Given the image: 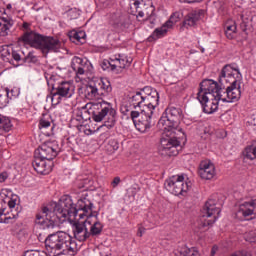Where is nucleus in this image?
Wrapping results in <instances>:
<instances>
[{
  "label": "nucleus",
  "mask_w": 256,
  "mask_h": 256,
  "mask_svg": "<svg viewBox=\"0 0 256 256\" xmlns=\"http://www.w3.org/2000/svg\"><path fill=\"white\" fill-rule=\"evenodd\" d=\"M121 183V178L119 176L115 177L111 183L112 187L115 189Z\"/></svg>",
  "instance_id": "nucleus-48"
},
{
  "label": "nucleus",
  "mask_w": 256,
  "mask_h": 256,
  "mask_svg": "<svg viewBox=\"0 0 256 256\" xmlns=\"http://www.w3.org/2000/svg\"><path fill=\"white\" fill-rule=\"evenodd\" d=\"M164 187L172 195H185L191 189V182H185L183 175H174L165 181Z\"/></svg>",
  "instance_id": "nucleus-10"
},
{
  "label": "nucleus",
  "mask_w": 256,
  "mask_h": 256,
  "mask_svg": "<svg viewBox=\"0 0 256 256\" xmlns=\"http://www.w3.org/2000/svg\"><path fill=\"white\" fill-rule=\"evenodd\" d=\"M9 105V98L7 96L0 95V109Z\"/></svg>",
  "instance_id": "nucleus-45"
},
{
  "label": "nucleus",
  "mask_w": 256,
  "mask_h": 256,
  "mask_svg": "<svg viewBox=\"0 0 256 256\" xmlns=\"http://www.w3.org/2000/svg\"><path fill=\"white\" fill-rule=\"evenodd\" d=\"M216 251H217V248L213 247L211 251L212 255H215Z\"/></svg>",
  "instance_id": "nucleus-56"
},
{
  "label": "nucleus",
  "mask_w": 256,
  "mask_h": 256,
  "mask_svg": "<svg viewBox=\"0 0 256 256\" xmlns=\"http://www.w3.org/2000/svg\"><path fill=\"white\" fill-rule=\"evenodd\" d=\"M103 83V79H96L95 81L90 82L89 84L96 89V91L101 95V85Z\"/></svg>",
  "instance_id": "nucleus-40"
},
{
  "label": "nucleus",
  "mask_w": 256,
  "mask_h": 256,
  "mask_svg": "<svg viewBox=\"0 0 256 256\" xmlns=\"http://www.w3.org/2000/svg\"><path fill=\"white\" fill-rule=\"evenodd\" d=\"M7 9H11V4H8V5H7Z\"/></svg>",
  "instance_id": "nucleus-57"
},
{
  "label": "nucleus",
  "mask_w": 256,
  "mask_h": 256,
  "mask_svg": "<svg viewBox=\"0 0 256 256\" xmlns=\"http://www.w3.org/2000/svg\"><path fill=\"white\" fill-rule=\"evenodd\" d=\"M177 256H201V254L196 247L189 248L187 246H182L178 249Z\"/></svg>",
  "instance_id": "nucleus-25"
},
{
  "label": "nucleus",
  "mask_w": 256,
  "mask_h": 256,
  "mask_svg": "<svg viewBox=\"0 0 256 256\" xmlns=\"http://www.w3.org/2000/svg\"><path fill=\"white\" fill-rule=\"evenodd\" d=\"M146 97H148L151 107L155 110L159 105V92L150 88V91L146 93Z\"/></svg>",
  "instance_id": "nucleus-26"
},
{
  "label": "nucleus",
  "mask_w": 256,
  "mask_h": 256,
  "mask_svg": "<svg viewBox=\"0 0 256 256\" xmlns=\"http://www.w3.org/2000/svg\"><path fill=\"white\" fill-rule=\"evenodd\" d=\"M32 167L40 175H48V173H51V165H47L45 159L37 156H34Z\"/></svg>",
  "instance_id": "nucleus-21"
},
{
  "label": "nucleus",
  "mask_w": 256,
  "mask_h": 256,
  "mask_svg": "<svg viewBox=\"0 0 256 256\" xmlns=\"http://www.w3.org/2000/svg\"><path fill=\"white\" fill-rule=\"evenodd\" d=\"M85 39V32L80 31V32H71L70 33V41L72 43H81V40Z\"/></svg>",
  "instance_id": "nucleus-34"
},
{
  "label": "nucleus",
  "mask_w": 256,
  "mask_h": 256,
  "mask_svg": "<svg viewBox=\"0 0 256 256\" xmlns=\"http://www.w3.org/2000/svg\"><path fill=\"white\" fill-rule=\"evenodd\" d=\"M27 63H37L39 59L33 52H29L28 55L25 57Z\"/></svg>",
  "instance_id": "nucleus-44"
},
{
  "label": "nucleus",
  "mask_w": 256,
  "mask_h": 256,
  "mask_svg": "<svg viewBox=\"0 0 256 256\" xmlns=\"http://www.w3.org/2000/svg\"><path fill=\"white\" fill-rule=\"evenodd\" d=\"M181 19V13L175 12L173 13L169 20L166 21L161 27L156 28L151 36L148 38L149 41H157V39H161V37H165L167 35L169 29H173L175 23H177Z\"/></svg>",
  "instance_id": "nucleus-14"
},
{
  "label": "nucleus",
  "mask_w": 256,
  "mask_h": 256,
  "mask_svg": "<svg viewBox=\"0 0 256 256\" xmlns=\"http://www.w3.org/2000/svg\"><path fill=\"white\" fill-rule=\"evenodd\" d=\"M114 24L119 27V25H121V18H119V20H116V21L114 22Z\"/></svg>",
  "instance_id": "nucleus-55"
},
{
  "label": "nucleus",
  "mask_w": 256,
  "mask_h": 256,
  "mask_svg": "<svg viewBox=\"0 0 256 256\" xmlns=\"http://www.w3.org/2000/svg\"><path fill=\"white\" fill-rule=\"evenodd\" d=\"M225 33L228 39H232L233 35L237 33V24L233 20H229L225 25Z\"/></svg>",
  "instance_id": "nucleus-28"
},
{
  "label": "nucleus",
  "mask_w": 256,
  "mask_h": 256,
  "mask_svg": "<svg viewBox=\"0 0 256 256\" xmlns=\"http://www.w3.org/2000/svg\"><path fill=\"white\" fill-rule=\"evenodd\" d=\"M196 1H198V2H199V1H203V0H196Z\"/></svg>",
  "instance_id": "nucleus-59"
},
{
  "label": "nucleus",
  "mask_w": 256,
  "mask_h": 256,
  "mask_svg": "<svg viewBox=\"0 0 256 256\" xmlns=\"http://www.w3.org/2000/svg\"><path fill=\"white\" fill-rule=\"evenodd\" d=\"M151 91V87H145L142 91L136 92L134 95L130 97V103L134 107V109H139V111H145L149 109L150 111H155L153 106L149 101V97L147 93Z\"/></svg>",
  "instance_id": "nucleus-12"
},
{
  "label": "nucleus",
  "mask_w": 256,
  "mask_h": 256,
  "mask_svg": "<svg viewBox=\"0 0 256 256\" xmlns=\"http://www.w3.org/2000/svg\"><path fill=\"white\" fill-rule=\"evenodd\" d=\"M76 204L70 196H63L59 202H52L47 205L41 206L36 214L35 223L37 225H45L47 229H54L57 227V222L63 223L69 219L77 218Z\"/></svg>",
  "instance_id": "nucleus-2"
},
{
  "label": "nucleus",
  "mask_w": 256,
  "mask_h": 256,
  "mask_svg": "<svg viewBox=\"0 0 256 256\" xmlns=\"http://www.w3.org/2000/svg\"><path fill=\"white\" fill-rule=\"evenodd\" d=\"M18 45H29L33 49L41 51L45 57L49 53H57L61 49L59 39L39 34L36 31H26L18 38Z\"/></svg>",
  "instance_id": "nucleus-5"
},
{
  "label": "nucleus",
  "mask_w": 256,
  "mask_h": 256,
  "mask_svg": "<svg viewBox=\"0 0 256 256\" xmlns=\"http://www.w3.org/2000/svg\"><path fill=\"white\" fill-rule=\"evenodd\" d=\"M51 100L54 105L61 103V98L69 99L73 97V85L69 82H61L58 86L52 84Z\"/></svg>",
  "instance_id": "nucleus-13"
},
{
  "label": "nucleus",
  "mask_w": 256,
  "mask_h": 256,
  "mask_svg": "<svg viewBox=\"0 0 256 256\" xmlns=\"http://www.w3.org/2000/svg\"><path fill=\"white\" fill-rule=\"evenodd\" d=\"M112 59L114 61L113 69H128L133 63V59L125 56V54H115Z\"/></svg>",
  "instance_id": "nucleus-22"
},
{
  "label": "nucleus",
  "mask_w": 256,
  "mask_h": 256,
  "mask_svg": "<svg viewBox=\"0 0 256 256\" xmlns=\"http://www.w3.org/2000/svg\"><path fill=\"white\" fill-rule=\"evenodd\" d=\"M74 119L79 121V123H83V107L74 110Z\"/></svg>",
  "instance_id": "nucleus-38"
},
{
  "label": "nucleus",
  "mask_w": 256,
  "mask_h": 256,
  "mask_svg": "<svg viewBox=\"0 0 256 256\" xmlns=\"http://www.w3.org/2000/svg\"><path fill=\"white\" fill-rule=\"evenodd\" d=\"M6 97L8 100L13 99V97H17V93H15L14 89L10 91L9 88H6Z\"/></svg>",
  "instance_id": "nucleus-46"
},
{
  "label": "nucleus",
  "mask_w": 256,
  "mask_h": 256,
  "mask_svg": "<svg viewBox=\"0 0 256 256\" xmlns=\"http://www.w3.org/2000/svg\"><path fill=\"white\" fill-rule=\"evenodd\" d=\"M24 256H48L47 253L37 251V250H28L24 253Z\"/></svg>",
  "instance_id": "nucleus-43"
},
{
  "label": "nucleus",
  "mask_w": 256,
  "mask_h": 256,
  "mask_svg": "<svg viewBox=\"0 0 256 256\" xmlns=\"http://www.w3.org/2000/svg\"><path fill=\"white\" fill-rule=\"evenodd\" d=\"M81 63H83V58L74 56L71 61V68L76 73V75H83V68H81Z\"/></svg>",
  "instance_id": "nucleus-27"
},
{
  "label": "nucleus",
  "mask_w": 256,
  "mask_h": 256,
  "mask_svg": "<svg viewBox=\"0 0 256 256\" xmlns=\"http://www.w3.org/2000/svg\"><path fill=\"white\" fill-rule=\"evenodd\" d=\"M199 19H201V14L193 10L184 17L183 27H195Z\"/></svg>",
  "instance_id": "nucleus-23"
},
{
  "label": "nucleus",
  "mask_w": 256,
  "mask_h": 256,
  "mask_svg": "<svg viewBox=\"0 0 256 256\" xmlns=\"http://www.w3.org/2000/svg\"><path fill=\"white\" fill-rule=\"evenodd\" d=\"M7 177H9V176L7 175V172H2V173L0 174V183H5V181H7Z\"/></svg>",
  "instance_id": "nucleus-51"
},
{
  "label": "nucleus",
  "mask_w": 256,
  "mask_h": 256,
  "mask_svg": "<svg viewBox=\"0 0 256 256\" xmlns=\"http://www.w3.org/2000/svg\"><path fill=\"white\" fill-rule=\"evenodd\" d=\"M54 256H71V254H69V251L62 249L61 252L55 253ZM75 256V255H72Z\"/></svg>",
  "instance_id": "nucleus-49"
},
{
  "label": "nucleus",
  "mask_w": 256,
  "mask_h": 256,
  "mask_svg": "<svg viewBox=\"0 0 256 256\" xmlns=\"http://www.w3.org/2000/svg\"><path fill=\"white\" fill-rule=\"evenodd\" d=\"M145 231H146L145 227L140 226L137 232L138 237H143V234L145 233Z\"/></svg>",
  "instance_id": "nucleus-53"
},
{
  "label": "nucleus",
  "mask_w": 256,
  "mask_h": 256,
  "mask_svg": "<svg viewBox=\"0 0 256 256\" xmlns=\"http://www.w3.org/2000/svg\"><path fill=\"white\" fill-rule=\"evenodd\" d=\"M130 117L140 133H147L155 124L153 122V111L148 108L145 110H133L130 113Z\"/></svg>",
  "instance_id": "nucleus-9"
},
{
  "label": "nucleus",
  "mask_w": 256,
  "mask_h": 256,
  "mask_svg": "<svg viewBox=\"0 0 256 256\" xmlns=\"http://www.w3.org/2000/svg\"><path fill=\"white\" fill-rule=\"evenodd\" d=\"M7 203L5 201H0V223H3V218L5 216V211H7Z\"/></svg>",
  "instance_id": "nucleus-42"
},
{
  "label": "nucleus",
  "mask_w": 256,
  "mask_h": 256,
  "mask_svg": "<svg viewBox=\"0 0 256 256\" xmlns=\"http://www.w3.org/2000/svg\"><path fill=\"white\" fill-rule=\"evenodd\" d=\"M3 19H9V16L5 12V10H0V22H3Z\"/></svg>",
  "instance_id": "nucleus-50"
},
{
  "label": "nucleus",
  "mask_w": 256,
  "mask_h": 256,
  "mask_svg": "<svg viewBox=\"0 0 256 256\" xmlns=\"http://www.w3.org/2000/svg\"><path fill=\"white\" fill-rule=\"evenodd\" d=\"M198 175L204 179V181H211V179L217 175L215 164H213L211 160L201 161L198 169Z\"/></svg>",
  "instance_id": "nucleus-17"
},
{
  "label": "nucleus",
  "mask_w": 256,
  "mask_h": 256,
  "mask_svg": "<svg viewBox=\"0 0 256 256\" xmlns=\"http://www.w3.org/2000/svg\"><path fill=\"white\" fill-rule=\"evenodd\" d=\"M75 209H77V216L74 219L81 221L86 217L85 221L90 237H97L103 233V223L97 218L99 213L97 211L93 212V202L91 200L87 197L80 198L76 203Z\"/></svg>",
  "instance_id": "nucleus-6"
},
{
  "label": "nucleus",
  "mask_w": 256,
  "mask_h": 256,
  "mask_svg": "<svg viewBox=\"0 0 256 256\" xmlns=\"http://www.w3.org/2000/svg\"><path fill=\"white\" fill-rule=\"evenodd\" d=\"M45 247L49 253H57V251H68V254L73 256L77 255L79 248L77 247V242L65 232H56L50 234L45 239Z\"/></svg>",
  "instance_id": "nucleus-8"
},
{
  "label": "nucleus",
  "mask_w": 256,
  "mask_h": 256,
  "mask_svg": "<svg viewBox=\"0 0 256 256\" xmlns=\"http://www.w3.org/2000/svg\"><path fill=\"white\" fill-rule=\"evenodd\" d=\"M89 109L92 111V119L95 123H101L105 119L103 127L113 129L117 123V110L113 104L105 101L91 102L82 106V123L90 119Z\"/></svg>",
  "instance_id": "nucleus-4"
},
{
  "label": "nucleus",
  "mask_w": 256,
  "mask_h": 256,
  "mask_svg": "<svg viewBox=\"0 0 256 256\" xmlns=\"http://www.w3.org/2000/svg\"><path fill=\"white\" fill-rule=\"evenodd\" d=\"M241 72L239 68L225 65L219 75L217 91L223 103H235L241 99Z\"/></svg>",
  "instance_id": "nucleus-3"
},
{
  "label": "nucleus",
  "mask_w": 256,
  "mask_h": 256,
  "mask_svg": "<svg viewBox=\"0 0 256 256\" xmlns=\"http://www.w3.org/2000/svg\"><path fill=\"white\" fill-rule=\"evenodd\" d=\"M238 219H256V198L244 201L236 212Z\"/></svg>",
  "instance_id": "nucleus-15"
},
{
  "label": "nucleus",
  "mask_w": 256,
  "mask_h": 256,
  "mask_svg": "<svg viewBox=\"0 0 256 256\" xmlns=\"http://www.w3.org/2000/svg\"><path fill=\"white\" fill-rule=\"evenodd\" d=\"M145 3V0H132L130 2V11H133L135 9H139L141 5Z\"/></svg>",
  "instance_id": "nucleus-41"
},
{
  "label": "nucleus",
  "mask_w": 256,
  "mask_h": 256,
  "mask_svg": "<svg viewBox=\"0 0 256 256\" xmlns=\"http://www.w3.org/2000/svg\"><path fill=\"white\" fill-rule=\"evenodd\" d=\"M58 153L57 146L42 144L35 150L34 157H40V159L45 161H53Z\"/></svg>",
  "instance_id": "nucleus-16"
},
{
  "label": "nucleus",
  "mask_w": 256,
  "mask_h": 256,
  "mask_svg": "<svg viewBox=\"0 0 256 256\" xmlns=\"http://www.w3.org/2000/svg\"><path fill=\"white\" fill-rule=\"evenodd\" d=\"M131 15H136L137 18L145 17H153L155 13V6H153V0H145V3L138 8H134V10L130 11Z\"/></svg>",
  "instance_id": "nucleus-20"
},
{
  "label": "nucleus",
  "mask_w": 256,
  "mask_h": 256,
  "mask_svg": "<svg viewBox=\"0 0 256 256\" xmlns=\"http://www.w3.org/2000/svg\"><path fill=\"white\" fill-rule=\"evenodd\" d=\"M196 99L202 105L204 113L211 115L219 109V92L217 90V82L213 80H203L196 94Z\"/></svg>",
  "instance_id": "nucleus-7"
},
{
  "label": "nucleus",
  "mask_w": 256,
  "mask_h": 256,
  "mask_svg": "<svg viewBox=\"0 0 256 256\" xmlns=\"http://www.w3.org/2000/svg\"><path fill=\"white\" fill-rule=\"evenodd\" d=\"M13 53V48L9 46L0 47V57L6 63H11V55Z\"/></svg>",
  "instance_id": "nucleus-29"
},
{
  "label": "nucleus",
  "mask_w": 256,
  "mask_h": 256,
  "mask_svg": "<svg viewBox=\"0 0 256 256\" xmlns=\"http://www.w3.org/2000/svg\"><path fill=\"white\" fill-rule=\"evenodd\" d=\"M80 69L83 71V75H85V71H91L93 69V64L87 59H82V63H80Z\"/></svg>",
  "instance_id": "nucleus-36"
},
{
  "label": "nucleus",
  "mask_w": 256,
  "mask_h": 256,
  "mask_svg": "<svg viewBox=\"0 0 256 256\" xmlns=\"http://www.w3.org/2000/svg\"><path fill=\"white\" fill-rule=\"evenodd\" d=\"M51 127V116H43L39 121V129H47Z\"/></svg>",
  "instance_id": "nucleus-35"
},
{
  "label": "nucleus",
  "mask_w": 256,
  "mask_h": 256,
  "mask_svg": "<svg viewBox=\"0 0 256 256\" xmlns=\"http://www.w3.org/2000/svg\"><path fill=\"white\" fill-rule=\"evenodd\" d=\"M202 53H205V49H202Z\"/></svg>",
  "instance_id": "nucleus-58"
},
{
  "label": "nucleus",
  "mask_w": 256,
  "mask_h": 256,
  "mask_svg": "<svg viewBox=\"0 0 256 256\" xmlns=\"http://www.w3.org/2000/svg\"><path fill=\"white\" fill-rule=\"evenodd\" d=\"M20 61L21 60V54L18 53L15 50H12V55H11V61Z\"/></svg>",
  "instance_id": "nucleus-47"
},
{
  "label": "nucleus",
  "mask_w": 256,
  "mask_h": 256,
  "mask_svg": "<svg viewBox=\"0 0 256 256\" xmlns=\"http://www.w3.org/2000/svg\"><path fill=\"white\" fill-rule=\"evenodd\" d=\"M245 159L253 161L256 159V142L252 143L250 146H247L243 151Z\"/></svg>",
  "instance_id": "nucleus-30"
},
{
  "label": "nucleus",
  "mask_w": 256,
  "mask_h": 256,
  "mask_svg": "<svg viewBox=\"0 0 256 256\" xmlns=\"http://www.w3.org/2000/svg\"><path fill=\"white\" fill-rule=\"evenodd\" d=\"M113 91V87L111 86V82L108 79H102L100 95H109Z\"/></svg>",
  "instance_id": "nucleus-32"
},
{
  "label": "nucleus",
  "mask_w": 256,
  "mask_h": 256,
  "mask_svg": "<svg viewBox=\"0 0 256 256\" xmlns=\"http://www.w3.org/2000/svg\"><path fill=\"white\" fill-rule=\"evenodd\" d=\"M15 25V22L11 18H3V21L0 22V37H7L11 27Z\"/></svg>",
  "instance_id": "nucleus-24"
},
{
  "label": "nucleus",
  "mask_w": 256,
  "mask_h": 256,
  "mask_svg": "<svg viewBox=\"0 0 256 256\" xmlns=\"http://www.w3.org/2000/svg\"><path fill=\"white\" fill-rule=\"evenodd\" d=\"M22 28L24 31H33L31 30V24H29L28 22H23Z\"/></svg>",
  "instance_id": "nucleus-52"
},
{
  "label": "nucleus",
  "mask_w": 256,
  "mask_h": 256,
  "mask_svg": "<svg viewBox=\"0 0 256 256\" xmlns=\"http://www.w3.org/2000/svg\"><path fill=\"white\" fill-rule=\"evenodd\" d=\"M113 65H115V60H113V56H111L108 60H104L102 62V69H109L111 67V71H115V68H113Z\"/></svg>",
  "instance_id": "nucleus-37"
},
{
  "label": "nucleus",
  "mask_w": 256,
  "mask_h": 256,
  "mask_svg": "<svg viewBox=\"0 0 256 256\" xmlns=\"http://www.w3.org/2000/svg\"><path fill=\"white\" fill-rule=\"evenodd\" d=\"M72 231L75 239L80 242L87 241V239L91 237L89 235V227H87L86 220H84V222H74Z\"/></svg>",
  "instance_id": "nucleus-19"
},
{
  "label": "nucleus",
  "mask_w": 256,
  "mask_h": 256,
  "mask_svg": "<svg viewBox=\"0 0 256 256\" xmlns=\"http://www.w3.org/2000/svg\"><path fill=\"white\" fill-rule=\"evenodd\" d=\"M108 149L112 152L115 153L119 149V142L115 139H111L108 142Z\"/></svg>",
  "instance_id": "nucleus-39"
},
{
  "label": "nucleus",
  "mask_w": 256,
  "mask_h": 256,
  "mask_svg": "<svg viewBox=\"0 0 256 256\" xmlns=\"http://www.w3.org/2000/svg\"><path fill=\"white\" fill-rule=\"evenodd\" d=\"M86 99L93 100L97 95H100L97 91V88H94L91 86V84L86 86V89L84 91Z\"/></svg>",
  "instance_id": "nucleus-33"
},
{
  "label": "nucleus",
  "mask_w": 256,
  "mask_h": 256,
  "mask_svg": "<svg viewBox=\"0 0 256 256\" xmlns=\"http://www.w3.org/2000/svg\"><path fill=\"white\" fill-rule=\"evenodd\" d=\"M6 205L9 207V209H11V211H13V209H15L16 207L15 214L7 215V212H4V218L2 220V223H15V221L19 219V199L17 198V196H12L11 198H9Z\"/></svg>",
  "instance_id": "nucleus-18"
},
{
  "label": "nucleus",
  "mask_w": 256,
  "mask_h": 256,
  "mask_svg": "<svg viewBox=\"0 0 256 256\" xmlns=\"http://www.w3.org/2000/svg\"><path fill=\"white\" fill-rule=\"evenodd\" d=\"M11 127H13V124H11V120L9 118L0 116V131L9 133V131H11Z\"/></svg>",
  "instance_id": "nucleus-31"
},
{
  "label": "nucleus",
  "mask_w": 256,
  "mask_h": 256,
  "mask_svg": "<svg viewBox=\"0 0 256 256\" xmlns=\"http://www.w3.org/2000/svg\"><path fill=\"white\" fill-rule=\"evenodd\" d=\"M182 119L183 110L175 106H169L159 119L158 125L164 129L167 137L160 140L159 151L161 155H167L168 157L179 155L181 141L187 139L183 128L179 126Z\"/></svg>",
  "instance_id": "nucleus-1"
},
{
  "label": "nucleus",
  "mask_w": 256,
  "mask_h": 256,
  "mask_svg": "<svg viewBox=\"0 0 256 256\" xmlns=\"http://www.w3.org/2000/svg\"><path fill=\"white\" fill-rule=\"evenodd\" d=\"M19 229H21V224L16 223V224H14L12 231H17Z\"/></svg>",
  "instance_id": "nucleus-54"
},
{
  "label": "nucleus",
  "mask_w": 256,
  "mask_h": 256,
  "mask_svg": "<svg viewBox=\"0 0 256 256\" xmlns=\"http://www.w3.org/2000/svg\"><path fill=\"white\" fill-rule=\"evenodd\" d=\"M219 215H221V208L217 206V199H208L202 209L203 227H211Z\"/></svg>",
  "instance_id": "nucleus-11"
}]
</instances>
